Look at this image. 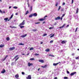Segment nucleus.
I'll list each match as a JSON object with an SVG mask.
<instances>
[{
  "label": "nucleus",
  "mask_w": 79,
  "mask_h": 79,
  "mask_svg": "<svg viewBox=\"0 0 79 79\" xmlns=\"http://www.w3.org/2000/svg\"><path fill=\"white\" fill-rule=\"evenodd\" d=\"M40 22H37L35 23V24H40Z\"/></svg>",
  "instance_id": "obj_50"
},
{
  "label": "nucleus",
  "mask_w": 79,
  "mask_h": 79,
  "mask_svg": "<svg viewBox=\"0 0 79 79\" xmlns=\"http://www.w3.org/2000/svg\"><path fill=\"white\" fill-rule=\"evenodd\" d=\"M15 78H16L17 79H18V77H19V75L18 74H16L15 76Z\"/></svg>",
  "instance_id": "obj_15"
},
{
  "label": "nucleus",
  "mask_w": 79,
  "mask_h": 79,
  "mask_svg": "<svg viewBox=\"0 0 79 79\" xmlns=\"http://www.w3.org/2000/svg\"><path fill=\"white\" fill-rule=\"evenodd\" d=\"M47 35V34H44L43 35V37H44V36H45Z\"/></svg>",
  "instance_id": "obj_32"
},
{
  "label": "nucleus",
  "mask_w": 79,
  "mask_h": 79,
  "mask_svg": "<svg viewBox=\"0 0 79 79\" xmlns=\"http://www.w3.org/2000/svg\"><path fill=\"white\" fill-rule=\"evenodd\" d=\"M18 55H17L16 56H15V57H14V59H16V58H17V57H18Z\"/></svg>",
  "instance_id": "obj_29"
},
{
  "label": "nucleus",
  "mask_w": 79,
  "mask_h": 79,
  "mask_svg": "<svg viewBox=\"0 0 79 79\" xmlns=\"http://www.w3.org/2000/svg\"><path fill=\"white\" fill-rule=\"evenodd\" d=\"M60 62H59L58 63H53V66H56V65L58 64L59 63H60Z\"/></svg>",
  "instance_id": "obj_9"
},
{
  "label": "nucleus",
  "mask_w": 79,
  "mask_h": 79,
  "mask_svg": "<svg viewBox=\"0 0 79 79\" xmlns=\"http://www.w3.org/2000/svg\"><path fill=\"white\" fill-rule=\"evenodd\" d=\"M33 16V14H31L29 15V18H31V17H32Z\"/></svg>",
  "instance_id": "obj_22"
},
{
  "label": "nucleus",
  "mask_w": 79,
  "mask_h": 79,
  "mask_svg": "<svg viewBox=\"0 0 79 79\" xmlns=\"http://www.w3.org/2000/svg\"><path fill=\"white\" fill-rule=\"evenodd\" d=\"M55 35L54 34H53V35H52L51 36L53 37H54V35Z\"/></svg>",
  "instance_id": "obj_53"
},
{
  "label": "nucleus",
  "mask_w": 79,
  "mask_h": 79,
  "mask_svg": "<svg viewBox=\"0 0 79 79\" xmlns=\"http://www.w3.org/2000/svg\"><path fill=\"white\" fill-rule=\"evenodd\" d=\"M27 36V34H26L25 35H22L21 37H23V38L24 37H26Z\"/></svg>",
  "instance_id": "obj_13"
},
{
  "label": "nucleus",
  "mask_w": 79,
  "mask_h": 79,
  "mask_svg": "<svg viewBox=\"0 0 79 79\" xmlns=\"http://www.w3.org/2000/svg\"><path fill=\"white\" fill-rule=\"evenodd\" d=\"M72 56H74V53H73L72 54Z\"/></svg>",
  "instance_id": "obj_55"
},
{
  "label": "nucleus",
  "mask_w": 79,
  "mask_h": 79,
  "mask_svg": "<svg viewBox=\"0 0 79 79\" xmlns=\"http://www.w3.org/2000/svg\"><path fill=\"white\" fill-rule=\"evenodd\" d=\"M64 16H65V14H64L62 15V17H64Z\"/></svg>",
  "instance_id": "obj_47"
},
{
  "label": "nucleus",
  "mask_w": 79,
  "mask_h": 79,
  "mask_svg": "<svg viewBox=\"0 0 79 79\" xmlns=\"http://www.w3.org/2000/svg\"><path fill=\"white\" fill-rule=\"evenodd\" d=\"M47 67V65L46 64L44 66H42V68H46Z\"/></svg>",
  "instance_id": "obj_16"
},
{
  "label": "nucleus",
  "mask_w": 79,
  "mask_h": 79,
  "mask_svg": "<svg viewBox=\"0 0 79 79\" xmlns=\"http://www.w3.org/2000/svg\"><path fill=\"white\" fill-rule=\"evenodd\" d=\"M19 27H20V28L21 29H22V28H23V27H24V26H19Z\"/></svg>",
  "instance_id": "obj_33"
},
{
  "label": "nucleus",
  "mask_w": 79,
  "mask_h": 79,
  "mask_svg": "<svg viewBox=\"0 0 79 79\" xmlns=\"http://www.w3.org/2000/svg\"><path fill=\"white\" fill-rule=\"evenodd\" d=\"M79 58V56L77 57H76L75 58L76 60H78V59Z\"/></svg>",
  "instance_id": "obj_40"
},
{
  "label": "nucleus",
  "mask_w": 79,
  "mask_h": 79,
  "mask_svg": "<svg viewBox=\"0 0 79 79\" xmlns=\"http://www.w3.org/2000/svg\"><path fill=\"white\" fill-rule=\"evenodd\" d=\"M66 25V24H64L62 26V27H59L60 29H61V28H63V27H64V26H65V25Z\"/></svg>",
  "instance_id": "obj_12"
},
{
  "label": "nucleus",
  "mask_w": 79,
  "mask_h": 79,
  "mask_svg": "<svg viewBox=\"0 0 79 79\" xmlns=\"http://www.w3.org/2000/svg\"><path fill=\"white\" fill-rule=\"evenodd\" d=\"M52 42H53V40H52L50 41V43H52Z\"/></svg>",
  "instance_id": "obj_46"
},
{
  "label": "nucleus",
  "mask_w": 79,
  "mask_h": 79,
  "mask_svg": "<svg viewBox=\"0 0 79 79\" xmlns=\"http://www.w3.org/2000/svg\"><path fill=\"white\" fill-rule=\"evenodd\" d=\"M44 20H45V18L44 19H39L40 21H44Z\"/></svg>",
  "instance_id": "obj_10"
},
{
  "label": "nucleus",
  "mask_w": 79,
  "mask_h": 79,
  "mask_svg": "<svg viewBox=\"0 0 79 79\" xmlns=\"http://www.w3.org/2000/svg\"><path fill=\"white\" fill-rule=\"evenodd\" d=\"M13 14H12V15L10 17V19H11L13 18Z\"/></svg>",
  "instance_id": "obj_28"
},
{
  "label": "nucleus",
  "mask_w": 79,
  "mask_h": 79,
  "mask_svg": "<svg viewBox=\"0 0 79 79\" xmlns=\"http://www.w3.org/2000/svg\"><path fill=\"white\" fill-rule=\"evenodd\" d=\"M67 74H69V72L68 71H67Z\"/></svg>",
  "instance_id": "obj_49"
},
{
  "label": "nucleus",
  "mask_w": 79,
  "mask_h": 79,
  "mask_svg": "<svg viewBox=\"0 0 79 79\" xmlns=\"http://www.w3.org/2000/svg\"><path fill=\"white\" fill-rule=\"evenodd\" d=\"M65 5V3L63 2V3L62 4V5Z\"/></svg>",
  "instance_id": "obj_52"
},
{
  "label": "nucleus",
  "mask_w": 79,
  "mask_h": 79,
  "mask_svg": "<svg viewBox=\"0 0 79 79\" xmlns=\"http://www.w3.org/2000/svg\"><path fill=\"white\" fill-rule=\"evenodd\" d=\"M39 61V62H41V63H44V61L42 60H40Z\"/></svg>",
  "instance_id": "obj_14"
},
{
  "label": "nucleus",
  "mask_w": 79,
  "mask_h": 79,
  "mask_svg": "<svg viewBox=\"0 0 79 79\" xmlns=\"http://www.w3.org/2000/svg\"><path fill=\"white\" fill-rule=\"evenodd\" d=\"M22 74H23V75H24V74L25 73H24L23 72H22Z\"/></svg>",
  "instance_id": "obj_51"
},
{
  "label": "nucleus",
  "mask_w": 79,
  "mask_h": 79,
  "mask_svg": "<svg viewBox=\"0 0 79 79\" xmlns=\"http://www.w3.org/2000/svg\"><path fill=\"white\" fill-rule=\"evenodd\" d=\"M52 29V27H50L49 28V29Z\"/></svg>",
  "instance_id": "obj_58"
},
{
  "label": "nucleus",
  "mask_w": 79,
  "mask_h": 79,
  "mask_svg": "<svg viewBox=\"0 0 79 79\" xmlns=\"http://www.w3.org/2000/svg\"><path fill=\"white\" fill-rule=\"evenodd\" d=\"M29 13V11L28 10L27 11V12L26 13H25V15H27Z\"/></svg>",
  "instance_id": "obj_26"
},
{
  "label": "nucleus",
  "mask_w": 79,
  "mask_h": 79,
  "mask_svg": "<svg viewBox=\"0 0 79 79\" xmlns=\"http://www.w3.org/2000/svg\"><path fill=\"white\" fill-rule=\"evenodd\" d=\"M4 46H5V45H3L2 44L1 45H0V48H3V47H4Z\"/></svg>",
  "instance_id": "obj_20"
},
{
  "label": "nucleus",
  "mask_w": 79,
  "mask_h": 79,
  "mask_svg": "<svg viewBox=\"0 0 79 79\" xmlns=\"http://www.w3.org/2000/svg\"><path fill=\"white\" fill-rule=\"evenodd\" d=\"M66 42H67V41H66V40H63L62 41V42H61V43L62 44H66Z\"/></svg>",
  "instance_id": "obj_2"
},
{
  "label": "nucleus",
  "mask_w": 79,
  "mask_h": 79,
  "mask_svg": "<svg viewBox=\"0 0 79 79\" xmlns=\"http://www.w3.org/2000/svg\"><path fill=\"white\" fill-rule=\"evenodd\" d=\"M76 13H78V12L79 11V9L78 8H77V10H76Z\"/></svg>",
  "instance_id": "obj_24"
},
{
  "label": "nucleus",
  "mask_w": 79,
  "mask_h": 79,
  "mask_svg": "<svg viewBox=\"0 0 79 79\" xmlns=\"http://www.w3.org/2000/svg\"><path fill=\"white\" fill-rule=\"evenodd\" d=\"M76 74V72H74L70 74V75L71 76H73V75H74V74Z\"/></svg>",
  "instance_id": "obj_3"
},
{
  "label": "nucleus",
  "mask_w": 79,
  "mask_h": 79,
  "mask_svg": "<svg viewBox=\"0 0 79 79\" xmlns=\"http://www.w3.org/2000/svg\"><path fill=\"white\" fill-rule=\"evenodd\" d=\"M11 8V6H10L9 7V9H10V8Z\"/></svg>",
  "instance_id": "obj_60"
},
{
  "label": "nucleus",
  "mask_w": 79,
  "mask_h": 79,
  "mask_svg": "<svg viewBox=\"0 0 79 79\" xmlns=\"http://www.w3.org/2000/svg\"><path fill=\"white\" fill-rule=\"evenodd\" d=\"M74 3V0H72V4H73Z\"/></svg>",
  "instance_id": "obj_44"
},
{
  "label": "nucleus",
  "mask_w": 79,
  "mask_h": 79,
  "mask_svg": "<svg viewBox=\"0 0 79 79\" xmlns=\"http://www.w3.org/2000/svg\"><path fill=\"white\" fill-rule=\"evenodd\" d=\"M19 45H24V44H22V43H20V44H19Z\"/></svg>",
  "instance_id": "obj_30"
},
{
  "label": "nucleus",
  "mask_w": 79,
  "mask_h": 79,
  "mask_svg": "<svg viewBox=\"0 0 79 79\" xmlns=\"http://www.w3.org/2000/svg\"><path fill=\"white\" fill-rule=\"evenodd\" d=\"M25 21V20H23V22L19 25V26H22L23 25H24L25 24V22H24Z\"/></svg>",
  "instance_id": "obj_1"
},
{
  "label": "nucleus",
  "mask_w": 79,
  "mask_h": 79,
  "mask_svg": "<svg viewBox=\"0 0 79 79\" xmlns=\"http://www.w3.org/2000/svg\"><path fill=\"white\" fill-rule=\"evenodd\" d=\"M10 28H16V27H14V26L12 27L11 26H10Z\"/></svg>",
  "instance_id": "obj_23"
},
{
  "label": "nucleus",
  "mask_w": 79,
  "mask_h": 79,
  "mask_svg": "<svg viewBox=\"0 0 79 79\" xmlns=\"http://www.w3.org/2000/svg\"><path fill=\"white\" fill-rule=\"evenodd\" d=\"M46 17H48L47 15H46V16L44 17V18H46Z\"/></svg>",
  "instance_id": "obj_62"
},
{
  "label": "nucleus",
  "mask_w": 79,
  "mask_h": 79,
  "mask_svg": "<svg viewBox=\"0 0 79 79\" xmlns=\"http://www.w3.org/2000/svg\"><path fill=\"white\" fill-rule=\"evenodd\" d=\"M13 8H14L15 9H17V8H18V7L16 6H14L13 7Z\"/></svg>",
  "instance_id": "obj_37"
},
{
  "label": "nucleus",
  "mask_w": 79,
  "mask_h": 79,
  "mask_svg": "<svg viewBox=\"0 0 79 79\" xmlns=\"http://www.w3.org/2000/svg\"><path fill=\"white\" fill-rule=\"evenodd\" d=\"M57 5H58V2H57L56 4L55 5L56 6H57Z\"/></svg>",
  "instance_id": "obj_48"
},
{
  "label": "nucleus",
  "mask_w": 79,
  "mask_h": 79,
  "mask_svg": "<svg viewBox=\"0 0 79 79\" xmlns=\"http://www.w3.org/2000/svg\"><path fill=\"white\" fill-rule=\"evenodd\" d=\"M61 19V17L60 16H58L57 18H55V20H59Z\"/></svg>",
  "instance_id": "obj_5"
},
{
  "label": "nucleus",
  "mask_w": 79,
  "mask_h": 79,
  "mask_svg": "<svg viewBox=\"0 0 79 79\" xmlns=\"http://www.w3.org/2000/svg\"><path fill=\"white\" fill-rule=\"evenodd\" d=\"M8 18H6L4 19V20H5V21H7V20H8Z\"/></svg>",
  "instance_id": "obj_27"
},
{
  "label": "nucleus",
  "mask_w": 79,
  "mask_h": 79,
  "mask_svg": "<svg viewBox=\"0 0 79 79\" xmlns=\"http://www.w3.org/2000/svg\"><path fill=\"white\" fill-rule=\"evenodd\" d=\"M44 23H45V22H44L43 23V24H44Z\"/></svg>",
  "instance_id": "obj_64"
},
{
  "label": "nucleus",
  "mask_w": 79,
  "mask_h": 79,
  "mask_svg": "<svg viewBox=\"0 0 79 79\" xmlns=\"http://www.w3.org/2000/svg\"><path fill=\"white\" fill-rule=\"evenodd\" d=\"M61 21H62V19H63V17H61V18H60Z\"/></svg>",
  "instance_id": "obj_57"
},
{
  "label": "nucleus",
  "mask_w": 79,
  "mask_h": 79,
  "mask_svg": "<svg viewBox=\"0 0 79 79\" xmlns=\"http://www.w3.org/2000/svg\"><path fill=\"white\" fill-rule=\"evenodd\" d=\"M6 57H5V58H4V59H3V60L5 61V60H6Z\"/></svg>",
  "instance_id": "obj_45"
},
{
  "label": "nucleus",
  "mask_w": 79,
  "mask_h": 79,
  "mask_svg": "<svg viewBox=\"0 0 79 79\" xmlns=\"http://www.w3.org/2000/svg\"><path fill=\"white\" fill-rule=\"evenodd\" d=\"M34 50L33 48H31L30 49V50Z\"/></svg>",
  "instance_id": "obj_36"
},
{
  "label": "nucleus",
  "mask_w": 79,
  "mask_h": 79,
  "mask_svg": "<svg viewBox=\"0 0 79 79\" xmlns=\"http://www.w3.org/2000/svg\"><path fill=\"white\" fill-rule=\"evenodd\" d=\"M27 79H31V75H28L27 77Z\"/></svg>",
  "instance_id": "obj_8"
},
{
  "label": "nucleus",
  "mask_w": 79,
  "mask_h": 79,
  "mask_svg": "<svg viewBox=\"0 0 79 79\" xmlns=\"http://www.w3.org/2000/svg\"><path fill=\"white\" fill-rule=\"evenodd\" d=\"M5 72H6L5 69H3L2 71H1V73H2V74H3L4 73H5Z\"/></svg>",
  "instance_id": "obj_7"
},
{
  "label": "nucleus",
  "mask_w": 79,
  "mask_h": 79,
  "mask_svg": "<svg viewBox=\"0 0 79 79\" xmlns=\"http://www.w3.org/2000/svg\"><path fill=\"white\" fill-rule=\"evenodd\" d=\"M32 65H33V64L32 63L30 64V62H29L28 63V66H29V67H30V66H32Z\"/></svg>",
  "instance_id": "obj_11"
},
{
  "label": "nucleus",
  "mask_w": 79,
  "mask_h": 79,
  "mask_svg": "<svg viewBox=\"0 0 79 79\" xmlns=\"http://www.w3.org/2000/svg\"><path fill=\"white\" fill-rule=\"evenodd\" d=\"M32 31H33V32H35L37 31V29H32Z\"/></svg>",
  "instance_id": "obj_18"
},
{
  "label": "nucleus",
  "mask_w": 79,
  "mask_h": 79,
  "mask_svg": "<svg viewBox=\"0 0 79 79\" xmlns=\"http://www.w3.org/2000/svg\"><path fill=\"white\" fill-rule=\"evenodd\" d=\"M78 28V27H77L75 31V32H77V29Z\"/></svg>",
  "instance_id": "obj_42"
},
{
  "label": "nucleus",
  "mask_w": 79,
  "mask_h": 79,
  "mask_svg": "<svg viewBox=\"0 0 79 79\" xmlns=\"http://www.w3.org/2000/svg\"><path fill=\"white\" fill-rule=\"evenodd\" d=\"M64 79H68V77H64Z\"/></svg>",
  "instance_id": "obj_39"
},
{
  "label": "nucleus",
  "mask_w": 79,
  "mask_h": 79,
  "mask_svg": "<svg viewBox=\"0 0 79 79\" xmlns=\"http://www.w3.org/2000/svg\"><path fill=\"white\" fill-rule=\"evenodd\" d=\"M43 44V42H41L40 43V44Z\"/></svg>",
  "instance_id": "obj_63"
},
{
  "label": "nucleus",
  "mask_w": 79,
  "mask_h": 79,
  "mask_svg": "<svg viewBox=\"0 0 79 79\" xmlns=\"http://www.w3.org/2000/svg\"><path fill=\"white\" fill-rule=\"evenodd\" d=\"M15 47H13L12 48H9V50L11 51L12 50H15Z\"/></svg>",
  "instance_id": "obj_6"
},
{
  "label": "nucleus",
  "mask_w": 79,
  "mask_h": 79,
  "mask_svg": "<svg viewBox=\"0 0 79 79\" xmlns=\"http://www.w3.org/2000/svg\"><path fill=\"white\" fill-rule=\"evenodd\" d=\"M60 10L61 11V12L63 11H64V9L63 8L61 9Z\"/></svg>",
  "instance_id": "obj_34"
},
{
  "label": "nucleus",
  "mask_w": 79,
  "mask_h": 79,
  "mask_svg": "<svg viewBox=\"0 0 79 79\" xmlns=\"http://www.w3.org/2000/svg\"><path fill=\"white\" fill-rule=\"evenodd\" d=\"M58 78H57V77H55L54 78V79H57Z\"/></svg>",
  "instance_id": "obj_56"
},
{
  "label": "nucleus",
  "mask_w": 79,
  "mask_h": 79,
  "mask_svg": "<svg viewBox=\"0 0 79 79\" xmlns=\"http://www.w3.org/2000/svg\"><path fill=\"white\" fill-rule=\"evenodd\" d=\"M51 56H52L53 57H55V56L54 55H51Z\"/></svg>",
  "instance_id": "obj_54"
},
{
  "label": "nucleus",
  "mask_w": 79,
  "mask_h": 79,
  "mask_svg": "<svg viewBox=\"0 0 79 79\" xmlns=\"http://www.w3.org/2000/svg\"><path fill=\"white\" fill-rule=\"evenodd\" d=\"M35 56H38L39 55V54L36 53V54H35Z\"/></svg>",
  "instance_id": "obj_38"
},
{
  "label": "nucleus",
  "mask_w": 79,
  "mask_h": 79,
  "mask_svg": "<svg viewBox=\"0 0 79 79\" xmlns=\"http://www.w3.org/2000/svg\"><path fill=\"white\" fill-rule=\"evenodd\" d=\"M34 60V58H31L30 59V60L32 61Z\"/></svg>",
  "instance_id": "obj_31"
},
{
  "label": "nucleus",
  "mask_w": 79,
  "mask_h": 79,
  "mask_svg": "<svg viewBox=\"0 0 79 79\" xmlns=\"http://www.w3.org/2000/svg\"><path fill=\"white\" fill-rule=\"evenodd\" d=\"M8 55H6V56L5 57V58H7V57H8Z\"/></svg>",
  "instance_id": "obj_59"
},
{
  "label": "nucleus",
  "mask_w": 79,
  "mask_h": 79,
  "mask_svg": "<svg viewBox=\"0 0 79 79\" xmlns=\"http://www.w3.org/2000/svg\"><path fill=\"white\" fill-rule=\"evenodd\" d=\"M76 74V72H74L70 74V75L71 76H73V75H74V74Z\"/></svg>",
  "instance_id": "obj_4"
},
{
  "label": "nucleus",
  "mask_w": 79,
  "mask_h": 79,
  "mask_svg": "<svg viewBox=\"0 0 79 79\" xmlns=\"http://www.w3.org/2000/svg\"><path fill=\"white\" fill-rule=\"evenodd\" d=\"M0 13H1L2 14H3V11H2V10L0 9Z\"/></svg>",
  "instance_id": "obj_41"
},
{
  "label": "nucleus",
  "mask_w": 79,
  "mask_h": 79,
  "mask_svg": "<svg viewBox=\"0 0 79 79\" xmlns=\"http://www.w3.org/2000/svg\"><path fill=\"white\" fill-rule=\"evenodd\" d=\"M19 57H18L15 60V61H17V60H18V59H19Z\"/></svg>",
  "instance_id": "obj_43"
},
{
  "label": "nucleus",
  "mask_w": 79,
  "mask_h": 79,
  "mask_svg": "<svg viewBox=\"0 0 79 79\" xmlns=\"http://www.w3.org/2000/svg\"><path fill=\"white\" fill-rule=\"evenodd\" d=\"M33 16H37V14L36 13H35L33 14Z\"/></svg>",
  "instance_id": "obj_17"
},
{
  "label": "nucleus",
  "mask_w": 79,
  "mask_h": 79,
  "mask_svg": "<svg viewBox=\"0 0 79 79\" xmlns=\"http://www.w3.org/2000/svg\"><path fill=\"white\" fill-rule=\"evenodd\" d=\"M6 40H7V41H9V40H10V39L9 37H7L6 38Z\"/></svg>",
  "instance_id": "obj_19"
},
{
  "label": "nucleus",
  "mask_w": 79,
  "mask_h": 79,
  "mask_svg": "<svg viewBox=\"0 0 79 79\" xmlns=\"http://www.w3.org/2000/svg\"><path fill=\"white\" fill-rule=\"evenodd\" d=\"M39 70H40V68H39L38 69V71H39Z\"/></svg>",
  "instance_id": "obj_61"
},
{
  "label": "nucleus",
  "mask_w": 79,
  "mask_h": 79,
  "mask_svg": "<svg viewBox=\"0 0 79 79\" xmlns=\"http://www.w3.org/2000/svg\"><path fill=\"white\" fill-rule=\"evenodd\" d=\"M60 8H61V6H59V8L58 9V11H60Z\"/></svg>",
  "instance_id": "obj_35"
},
{
  "label": "nucleus",
  "mask_w": 79,
  "mask_h": 79,
  "mask_svg": "<svg viewBox=\"0 0 79 79\" xmlns=\"http://www.w3.org/2000/svg\"><path fill=\"white\" fill-rule=\"evenodd\" d=\"M32 7L31 6H30V11H32Z\"/></svg>",
  "instance_id": "obj_25"
},
{
  "label": "nucleus",
  "mask_w": 79,
  "mask_h": 79,
  "mask_svg": "<svg viewBox=\"0 0 79 79\" xmlns=\"http://www.w3.org/2000/svg\"><path fill=\"white\" fill-rule=\"evenodd\" d=\"M45 51L46 52H49L50 51V49L48 48L45 49Z\"/></svg>",
  "instance_id": "obj_21"
}]
</instances>
